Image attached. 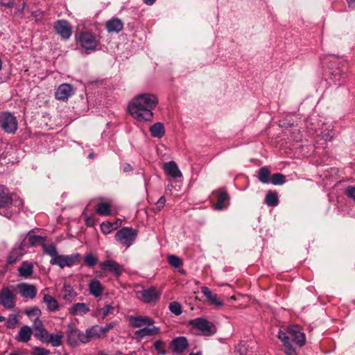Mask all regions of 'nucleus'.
Here are the masks:
<instances>
[{"instance_id":"obj_19","label":"nucleus","mask_w":355,"mask_h":355,"mask_svg":"<svg viewBox=\"0 0 355 355\" xmlns=\"http://www.w3.org/2000/svg\"><path fill=\"white\" fill-rule=\"evenodd\" d=\"M101 333L100 331V328H98L97 326H93L91 328L87 329L85 333H83V335L81 336L82 343H87L92 339L101 338Z\"/></svg>"},{"instance_id":"obj_36","label":"nucleus","mask_w":355,"mask_h":355,"mask_svg":"<svg viewBox=\"0 0 355 355\" xmlns=\"http://www.w3.org/2000/svg\"><path fill=\"white\" fill-rule=\"evenodd\" d=\"M22 257L21 249H13L8 256L7 262L8 264H13Z\"/></svg>"},{"instance_id":"obj_12","label":"nucleus","mask_w":355,"mask_h":355,"mask_svg":"<svg viewBox=\"0 0 355 355\" xmlns=\"http://www.w3.org/2000/svg\"><path fill=\"white\" fill-rule=\"evenodd\" d=\"M82 335L83 333H80L73 325H69L67 331V343L72 347H76L78 345V342L82 343Z\"/></svg>"},{"instance_id":"obj_32","label":"nucleus","mask_w":355,"mask_h":355,"mask_svg":"<svg viewBox=\"0 0 355 355\" xmlns=\"http://www.w3.org/2000/svg\"><path fill=\"white\" fill-rule=\"evenodd\" d=\"M64 337V334L62 332H60L59 334H49V336L47 338V341L46 343H50L53 347H58L62 345V339Z\"/></svg>"},{"instance_id":"obj_34","label":"nucleus","mask_w":355,"mask_h":355,"mask_svg":"<svg viewBox=\"0 0 355 355\" xmlns=\"http://www.w3.org/2000/svg\"><path fill=\"white\" fill-rule=\"evenodd\" d=\"M114 311V307L110 304L104 306L102 308H98L96 310V315L100 316L102 319L105 318L108 315L112 314Z\"/></svg>"},{"instance_id":"obj_62","label":"nucleus","mask_w":355,"mask_h":355,"mask_svg":"<svg viewBox=\"0 0 355 355\" xmlns=\"http://www.w3.org/2000/svg\"><path fill=\"white\" fill-rule=\"evenodd\" d=\"M24 7H25V3H23L22 7H21V8H19V12L20 13H22V12H23L24 9Z\"/></svg>"},{"instance_id":"obj_58","label":"nucleus","mask_w":355,"mask_h":355,"mask_svg":"<svg viewBox=\"0 0 355 355\" xmlns=\"http://www.w3.org/2000/svg\"><path fill=\"white\" fill-rule=\"evenodd\" d=\"M349 7H355V0H346Z\"/></svg>"},{"instance_id":"obj_49","label":"nucleus","mask_w":355,"mask_h":355,"mask_svg":"<svg viewBox=\"0 0 355 355\" xmlns=\"http://www.w3.org/2000/svg\"><path fill=\"white\" fill-rule=\"evenodd\" d=\"M116 323L115 322H112L109 324H107L106 326L100 328V331L101 334H106L110 330L112 329L115 326Z\"/></svg>"},{"instance_id":"obj_52","label":"nucleus","mask_w":355,"mask_h":355,"mask_svg":"<svg viewBox=\"0 0 355 355\" xmlns=\"http://www.w3.org/2000/svg\"><path fill=\"white\" fill-rule=\"evenodd\" d=\"M33 327L36 331H38L44 328L42 322L38 318V317L34 321Z\"/></svg>"},{"instance_id":"obj_8","label":"nucleus","mask_w":355,"mask_h":355,"mask_svg":"<svg viewBox=\"0 0 355 355\" xmlns=\"http://www.w3.org/2000/svg\"><path fill=\"white\" fill-rule=\"evenodd\" d=\"M16 289L18 293L24 298L34 299L37 293L35 285L24 282L17 284Z\"/></svg>"},{"instance_id":"obj_53","label":"nucleus","mask_w":355,"mask_h":355,"mask_svg":"<svg viewBox=\"0 0 355 355\" xmlns=\"http://www.w3.org/2000/svg\"><path fill=\"white\" fill-rule=\"evenodd\" d=\"M26 313L29 316L35 315L37 316V318L39 317V315L41 314L40 310L37 308H34L30 311H26Z\"/></svg>"},{"instance_id":"obj_39","label":"nucleus","mask_w":355,"mask_h":355,"mask_svg":"<svg viewBox=\"0 0 355 355\" xmlns=\"http://www.w3.org/2000/svg\"><path fill=\"white\" fill-rule=\"evenodd\" d=\"M43 249L44 252L50 255L52 259L58 256L57 249L53 245L43 244Z\"/></svg>"},{"instance_id":"obj_33","label":"nucleus","mask_w":355,"mask_h":355,"mask_svg":"<svg viewBox=\"0 0 355 355\" xmlns=\"http://www.w3.org/2000/svg\"><path fill=\"white\" fill-rule=\"evenodd\" d=\"M265 202L271 207H275L278 205L279 199L277 193L274 191H269L265 198Z\"/></svg>"},{"instance_id":"obj_31","label":"nucleus","mask_w":355,"mask_h":355,"mask_svg":"<svg viewBox=\"0 0 355 355\" xmlns=\"http://www.w3.org/2000/svg\"><path fill=\"white\" fill-rule=\"evenodd\" d=\"M271 175L269 168L264 166L259 168L257 178L261 182L268 184L270 182Z\"/></svg>"},{"instance_id":"obj_14","label":"nucleus","mask_w":355,"mask_h":355,"mask_svg":"<svg viewBox=\"0 0 355 355\" xmlns=\"http://www.w3.org/2000/svg\"><path fill=\"white\" fill-rule=\"evenodd\" d=\"M129 321L132 327L140 328L144 326H152L154 320L148 316H130Z\"/></svg>"},{"instance_id":"obj_48","label":"nucleus","mask_w":355,"mask_h":355,"mask_svg":"<svg viewBox=\"0 0 355 355\" xmlns=\"http://www.w3.org/2000/svg\"><path fill=\"white\" fill-rule=\"evenodd\" d=\"M155 349L161 354H165L164 343L162 340H157L154 344Z\"/></svg>"},{"instance_id":"obj_44","label":"nucleus","mask_w":355,"mask_h":355,"mask_svg":"<svg viewBox=\"0 0 355 355\" xmlns=\"http://www.w3.org/2000/svg\"><path fill=\"white\" fill-rule=\"evenodd\" d=\"M85 263L89 267H93L97 263V258L92 254H87L85 257Z\"/></svg>"},{"instance_id":"obj_43","label":"nucleus","mask_w":355,"mask_h":355,"mask_svg":"<svg viewBox=\"0 0 355 355\" xmlns=\"http://www.w3.org/2000/svg\"><path fill=\"white\" fill-rule=\"evenodd\" d=\"M170 311L176 315H179L182 313L181 305L177 302H173L169 304Z\"/></svg>"},{"instance_id":"obj_29","label":"nucleus","mask_w":355,"mask_h":355,"mask_svg":"<svg viewBox=\"0 0 355 355\" xmlns=\"http://www.w3.org/2000/svg\"><path fill=\"white\" fill-rule=\"evenodd\" d=\"M32 333V330L29 327L24 326L20 329L16 339L18 341L27 343L30 340Z\"/></svg>"},{"instance_id":"obj_25","label":"nucleus","mask_w":355,"mask_h":355,"mask_svg":"<svg viewBox=\"0 0 355 355\" xmlns=\"http://www.w3.org/2000/svg\"><path fill=\"white\" fill-rule=\"evenodd\" d=\"M76 296L77 293L73 287L69 284H64L62 289V298L67 302H71Z\"/></svg>"},{"instance_id":"obj_38","label":"nucleus","mask_w":355,"mask_h":355,"mask_svg":"<svg viewBox=\"0 0 355 355\" xmlns=\"http://www.w3.org/2000/svg\"><path fill=\"white\" fill-rule=\"evenodd\" d=\"M167 260L169 264L175 268H179L183 264L182 260L176 255L168 256Z\"/></svg>"},{"instance_id":"obj_6","label":"nucleus","mask_w":355,"mask_h":355,"mask_svg":"<svg viewBox=\"0 0 355 355\" xmlns=\"http://www.w3.org/2000/svg\"><path fill=\"white\" fill-rule=\"evenodd\" d=\"M283 331L289 336V340L292 339L297 345L302 347L305 344V335L302 332V329L300 326L291 325Z\"/></svg>"},{"instance_id":"obj_10","label":"nucleus","mask_w":355,"mask_h":355,"mask_svg":"<svg viewBox=\"0 0 355 355\" xmlns=\"http://www.w3.org/2000/svg\"><path fill=\"white\" fill-rule=\"evenodd\" d=\"M0 304L8 309L15 306V296L8 288H3L0 291Z\"/></svg>"},{"instance_id":"obj_27","label":"nucleus","mask_w":355,"mask_h":355,"mask_svg":"<svg viewBox=\"0 0 355 355\" xmlns=\"http://www.w3.org/2000/svg\"><path fill=\"white\" fill-rule=\"evenodd\" d=\"M123 22L117 18L110 19L106 23V28L108 32H116L118 33L123 29Z\"/></svg>"},{"instance_id":"obj_17","label":"nucleus","mask_w":355,"mask_h":355,"mask_svg":"<svg viewBox=\"0 0 355 355\" xmlns=\"http://www.w3.org/2000/svg\"><path fill=\"white\" fill-rule=\"evenodd\" d=\"M217 195V202L214 205L215 209L217 210H221L223 208L227 207V202L230 199V196L227 192L223 189H218L215 191Z\"/></svg>"},{"instance_id":"obj_4","label":"nucleus","mask_w":355,"mask_h":355,"mask_svg":"<svg viewBox=\"0 0 355 355\" xmlns=\"http://www.w3.org/2000/svg\"><path fill=\"white\" fill-rule=\"evenodd\" d=\"M137 232L129 227H123L119 230L116 235V239L126 247L130 246L137 236Z\"/></svg>"},{"instance_id":"obj_57","label":"nucleus","mask_w":355,"mask_h":355,"mask_svg":"<svg viewBox=\"0 0 355 355\" xmlns=\"http://www.w3.org/2000/svg\"><path fill=\"white\" fill-rule=\"evenodd\" d=\"M123 170L124 172H129V171H132V168L129 164H125L123 166Z\"/></svg>"},{"instance_id":"obj_30","label":"nucleus","mask_w":355,"mask_h":355,"mask_svg":"<svg viewBox=\"0 0 355 355\" xmlns=\"http://www.w3.org/2000/svg\"><path fill=\"white\" fill-rule=\"evenodd\" d=\"M44 302L46 304L47 309L51 311H55L59 309L58 301L53 296L46 294L43 297Z\"/></svg>"},{"instance_id":"obj_42","label":"nucleus","mask_w":355,"mask_h":355,"mask_svg":"<svg viewBox=\"0 0 355 355\" xmlns=\"http://www.w3.org/2000/svg\"><path fill=\"white\" fill-rule=\"evenodd\" d=\"M49 332L44 329L37 331L35 334V336L39 338L42 343H46L49 336Z\"/></svg>"},{"instance_id":"obj_35","label":"nucleus","mask_w":355,"mask_h":355,"mask_svg":"<svg viewBox=\"0 0 355 355\" xmlns=\"http://www.w3.org/2000/svg\"><path fill=\"white\" fill-rule=\"evenodd\" d=\"M96 212L101 216H108L111 214V205L107 202H101L96 205Z\"/></svg>"},{"instance_id":"obj_23","label":"nucleus","mask_w":355,"mask_h":355,"mask_svg":"<svg viewBox=\"0 0 355 355\" xmlns=\"http://www.w3.org/2000/svg\"><path fill=\"white\" fill-rule=\"evenodd\" d=\"M88 287L89 293L94 297H100L103 293L104 288L98 280H91L89 283Z\"/></svg>"},{"instance_id":"obj_11","label":"nucleus","mask_w":355,"mask_h":355,"mask_svg":"<svg viewBox=\"0 0 355 355\" xmlns=\"http://www.w3.org/2000/svg\"><path fill=\"white\" fill-rule=\"evenodd\" d=\"M55 30L63 40H68L71 35V26L66 20H59L54 26Z\"/></svg>"},{"instance_id":"obj_50","label":"nucleus","mask_w":355,"mask_h":355,"mask_svg":"<svg viewBox=\"0 0 355 355\" xmlns=\"http://www.w3.org/2000/svg\"><path fill=\"white\" fill-rule=\"evenodd\" d=\"M346 193L347 194V196L349 198H353L355 200V187H352V186L347 187V188L346 189Z\"/></svg>"},{"instance_id":"obj_20","label":"nucleus","mask_w":355,"mask_h":355,"mask_svg":"<svg viewBox=\"0 0 355 355\" xmlns=\"http://www.w3.org/2000/svg\"><path fill=\"white\" fill-rule=\"evenodd\" d=\"M101 268L103 270H107L116 276H119L122 272L121 266L114 261L107 260L101 263Z\"/></svg>"},{"instance_id":"obj_5","label":"nucleus","mask_w":355,"mask_h":355,"mask_svg":"<svg viewBox=\"0 0 355 355\" xmlns=\"http://www.w3.org/2000/svg\"><path fill=\"white\" fill-rule=\"evenodd\" d=\"M80 255L79 254H73L71 255H58L51 259L50 263L52 265H58L63 268L65 266L71 267L75 263L80 261Z\"/></svg>"},{"instance_id":"obj_63","label":"nucleus","mask_w":355,"mask_h":355,"mask_svg":"<svg viewBox=\"0 0 355 355\" xmlns=\"http://www.w3.org/2000/svg\"><path fill=\"white\" fill-rule=\"evenodd\" d=\"M98 355H107L104 351H99Z\"/></svg>"},{"instance_id":"obj_1","label":"nucleus","mask_w":355,"mask_h":355,"mask_svg":"<svg viewBox=\"0 0 355 355\" xmlns=\"http://www.w3.org/2000/svg\"><path fill=\"white\" fill-rule=\"evenodd\" d=\"M158 99L155 94L145 93L135 96L128 106L130 114L137 122L150 121L153 118V110Z\"/></svg>"},{"instance_id":"obj_24","label":"nucleus","mask_w":355,"mask_h":355,"mask_svg":"<svg viewBox=\"0 0 355 355\" xmlns=\"http://www.w3.org/2000/svg\"><path fill=\"white\" fill-rule=\"evenodd\" d=\"M12 202V198L8 189L0 185V207H4Z\"/></svg>"},{"instance_id":"obj_59","label":"nucleus","mask_w":355,"mask_h":355,"mask_svg":"<svg viewBox=\"0 0 355 355\" xmlns=\"http://www.w3.org/2000/svg\"><path fill=\"white\" fill-rule=\"evenodd\" d=\"M112 225H113V228L116 229L119 226H120L121 225V220H117L116 221V223Z\"/></svg>"},{"instance_id":"obj_18","label":"nucleus","mask_w":355,"mask_h":355,"mask_svg":"<svg viewBox=\"0 0 355 355\" xmlns=\"http://www.w3.org/2000/svg\"><path fill=\"white\" fill-rule=\"evenodd\" d=\"M163 170L166 175L173 178L182 176V172L180 171L177 164L173 161L165 163L163 166Z\"/></svg>"},{"instance_id":"obj_37","label":"nucleus","mask_w":355,"mask_h":355,"mask_svg":"<svg viewBox=\"0 0 355 355\" xmlns=\"http://www.w3.org/2000/svg\"><path fill=\"white\" fill-rule=\"evenodd\" d=\"M270 182L274 185H282L286 182V176L282 173H275L271 175Z\"/></svg>"},{"instance_id":"obj_51","label":"nucleus","mask_w":355,"mask_h":355,"mask_svg":"<svg viewBox=\"0 0 355 355\" xmlns=\"http://www.w3.org/2000/svg\"><path fill=\"white\" fill-rule=\"evenodd\" d=\"M17 318L16 315H12L8 318V324L10 327H14L17 324Z\"/></svg>"},{"instance_id":"obj_13","label":"nucleus","mask_w":355,"mask_h":355,"mask_svg":"<svg viewBox=\"0 0 355 355\" xmlns=\"http://www.w3.org/2000/svg\"><path fill=\"white\" fill-rule=\"evenodd\" d=\"M75 90L73 87L67 83L61 84L55 92V98L60 101L67 100L72 94H73Z\"/></svg>"},{"instance_id":"obj_21","label":"nucleus","mask_w":355,"mask_h":355,"mask_svg":"<svg viewBox=\"0 0 355 355\" xmlns=\"http://www.w3.org/2000/svg\"><path fill=\"white\" fill-rule=\"evenodd\" d=\"M201 291L203 293V295L207 297V299L211 302V304H214L218 307L222 306L223 305V302L218 297L217 295L213 293L208 287H201Z\"/></svg>"},{"instance_id":"obj_55","label":"nucleus","mask_w":355,"mask_h":355,"mask_svg":"<svg viewBox=\"0 0 355 355\" xmlns=\"http://www.w3.org/2000/svg\"><path fill=\"white\" fill-rule=\"evenodd\" d=\"M85 220L88 226H93L95 223L94 219L89 216H85Z\"/></svg>"},{"instance_id":"obj_2","label":"nucleus","mask_w":355,"mask_h":355,"mask_svg":"<svg viewBox=\"0 0 355 355\" xmlns=\"http://www.w3.org/2000/svg\"><path fill=\"white\" fill-rule=\"evenodd\" d=\"M18 123L16 117L10 112L0 113V127L6 133H15L17 130Z\"/></svg>"},{"instance_id":"obj_60","label":"nucleus","mask_w":355,"mask_h":355,"mask_svg":"<svg viewBox=\"0 0 355 355\" xmlns=\"http://www.w3.org/2000/svg\"><path fill=\"white\" fill-rule=\"evenodd\" d=\"M143 1L146 5L151 6L155 2L156 0H143Z\"/></svg>"},{"instance_id":"obj_47","label":"nucleus","mask_w":355,"mask_h":355,"mask_svg":"<svg viewBox=\"0 0 355 355\" xmlns=\"http://www.w3.org/2000/svg\"><path fill=\"white\" fill-rule=\"evenodd\" d=\"M101 229L105 234L110 233L114 230L112 223L110 222H103L101 225Z\"/></svg>"},{"instance_id":"obj_41","label":"nucleus","mask_w":355,"mask_h":355,"mask_svg":"<svg viewBox=\"0 0 355 355\" xmlns=\"http://www.w3.org/2000/svg\"><path fill=\"white\" fill-rule=\"evenodd\" d=\"M150 133H165L164 125L161 122H157L150 127Z\"/></svg>"},{"instance_id":"obj_3","label":"nucleus","mask_w":355,"mask_h":355,"mask_svg":"<svg viewBox=\"0 0 355 355\" xmlns=\"http://www.w3.org/2000/svg\"><path fill=\"white\" fill-rule=\"evenodd\" d=\"M79 44L87 51H94L98 46L99 42L96 36L90 32L85 31L80 33L76 37Z\"/></svg>"},{"instance_id":"obj_61","label":"nucleus","mask_w":355,"mask_h":355,"mask_svg":"<svg viewBox=\"0 0 355 355\" xmlns=\"http://www.w3.org/2000/svg\"><path fill=\"white\" fill-rule=\"evenodd\" d=\"M95 157V154L94 153H90L88 155L89 159H93Z\"/></svg>"},{"instance_id":"obj_26","label":"nucleus","mask_w":355,"mask_h":355,"mask_svg":"<svg viewBox=\"0 0 355 355\" xmlns=\"http://www.w3.org/2000/svg\"><path fill=\"white\" fill-rule=\"evenodd\" d=\"M19 275L24 278L31 277L33 272V265L28 261H24L18 268Z\"/></svg>"},{"instance_id":"obj_54","label":"nucleus","mask_w":355,"mask_h":355,"mask_svg":"<svg viewBox=\"0 0 355 355\" xmlns=\"http://www.w3.org/2000/svg\"><path fill=\"white\" fill-rule=\"evenodd\" d=\"M0 5L1 6H5L7 8H12L15 5V3L13 0H10L8 3H5L3 1H0Z\"/></svg>"},{"instance_id":"obj_46","label":"nucleus","mask_w":355,"mask_h":355,"mask_svg":"<svg viewBox=\"0 0 355 355\" xmlns=\"http://www.w3.org/2000/svg\"><path fill=\"white\" fill-rule=\"evenodd\" d=\"M51 352L43 347H35L33 348L32 355H49Z\"/></svg>"},{"instance_id":"obj_28","label":"nucleus","mask_w":355,"mask_h":355,"mask_svg":"<svg viewBox=\"0 0 355 355\" xmlns=\"http://www.w3.org/2000/svg\"><path fill=\"white\" fill-rule=\"evenodd\" d=\"M89 311L87 304L85 303H76L74 304L69 309V313L71 315H85Z\"/></svg>"},{"instance_id":"obj_9","label":"nucleus","mask_w":355,"mask_h":355,"mask_svg":"<svg viewBox=\"0 0 355 355\" xmlns=\"http://www.w3.org/2000/svg\"><path fill=\"white\" fill-rule=\"evenodd\" d=\"M139 293L141 300L147 304L155 303L161 295V292L155 287L144 289Z\"/></svg>"},{"instance_id":"obj_16","label":"nucleus","mask_w":355,"mask_h":355,"mask_svg":"<svg viewBox=\"0 0 355 355\" xmlns=\"http://www.w3.org/2000/svg\"><path fill=\"white\" fill-rule=\"evenodd\" d=\"M278 338L284 344V352L286 355H297L295 349L291 345L289 341V336L283 330L280 329L278 332Z\"/></svg>"},{"instance_id":"obj_40","label":"nucleus","mask_w":355,"mask_h":355,"mask_svg":"<svg viewBox=\"0 0 355 355\" xmlns=\"http://www.w3.org/2000/svg\"><path fill=\"white\" fill-rule=\"evenodd\" d=\"M28 242L31 245L35 246L38 245H43L44 238L40 236L29 235L28 236Z\"/></svg>"},{"instance_id":"obj_64","label":"nucleus","mask_w":355,"mask_h":355,"mask_svg":"<svg viewBox=\"0 0 355 355\" xmlns=\"http://www.w3.org/2000/svg\"><path fill=\"white\" fill-rule=\"evenodd\" d=\"M3 321H5V318L3 316H0V322H3Z\"/></svg>"},{"instance_id":"obj_15","label":"nucleus","mask_w":355,"mask_h":355,"mask_svg":"<svg viewBox=\"0 0 355 355\" xmlns=\"http://www.w3.org/2000/svg\"><path fill=\"white\" fill-rule=\"evenodd\" d=\"M160 333V329L155 326H146L144 328L139 329L135 332V337L137 339H142L145 337L153 336L157 335Z\"/></svg>"},{"instance_id":"obj_7","label":"nucleus","mask_w":355,"mask_h":355,"mask_svg":"<svg viewBox=\"0 0 355 355\" xmlns=\"http://www.w3.org/2000/svg\"><path fill=\"white\" fill-rule=\"evenodd\" d=\"M192 324L205 336H211L216 332L215 326L205 319L197 318L193 320Z\"/></svg>"},{"instance_id":"obj_56","label":"nucleus","mask_w":355,"mask_h":355,"mask_svg":"<svg viewBox=\"0 0 355 355\" xmlns=\"http://www.w3.org/2000/svg\"><path fill=\"white\" fill-rule=\"evenodd\" d=\"M292 123L287 121V119H282L279 121V126L287 128L289 126H291Z\"/></svg>"},{"instance_id":"obj_45","label":"nucleus","mask_w":355,"mask_h":355,"mask_svg":"<svg viewBox=\"0 0 355 355\" xmlns=\"http://www.w3.org/2000/svg\"><path fill=\"white\" fill-rule=\"evenodd\" d=\"M166 203V198L164 196H162L155 205L152 208L153 211L155 213L159 212L161 211V209L164 207V205Z\"/></svg>"},{"instance_id":"obj_22","label":"nucleus","mask_w":355,"mask_h":355,"mask_svg":"<svg viewBox=\"0 0 355 355\" xmlns=\"http://www.w3.org/2000/svg\"><path fill=\"white\" fill-rule=\"evenodd\" d=\"M171 346L173 352L182 353L188 346L187 340L184 337L176 338L172 340Z\"/></svg>"}]
</instances>
